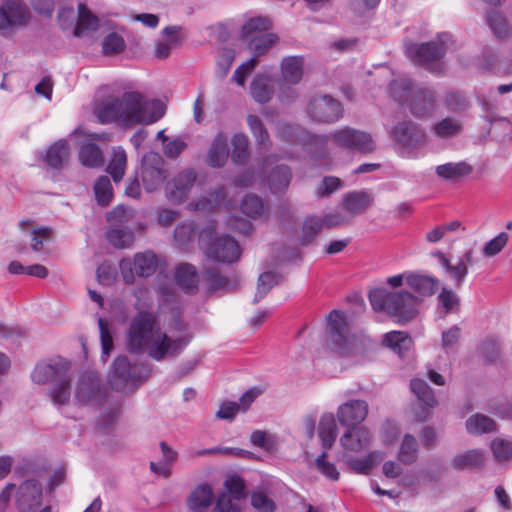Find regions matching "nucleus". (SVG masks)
Instances as JSON below:
<instances>
[{"label": "nucleus", "instance_id": "nucleus-14", "mask_svg": "<svg viewBox=\"0 0 512 512\" xmlns=\"http://www.w3.org/2000/svg\"><path fill=\"white\" fill-rule=\"evenodd\" d=\"M410 389L418 400V404L412 409V416L416 421H424L431 415V411L438 405V400L425 380L413 378L410 381Z\"/></svg>", "mask_w": 512, "mask_h": 512}, {"label": "nucleus", "instance_id": "nucleus-43", "mask_svg": "<svg viewBox=\"0 0 512 512\" xmlns=\"http://www.w3.org/2000/svg\"><path fill=\"white\" fill-rule=\"evenodd\" d=\"M484 461L483 453L480 450H470L459 454L452 460V466L456 469H467L477 467Z\"/></svg>", "mask_w": 512, "mask_h": 512}, {"label": "nucleus", "instance_id": "nucleus-23", "mask_svg": "<svg viewBox=\"0 0 512 512\" xmlns=\"http://www.w3.org/2000/svg\"><path fill=\"white\" fill-rule=\"evenodd\" d=\"M196 181V173L192 170L180 172L173 179V187L167 191V197L175 201H183L187 198L194 183Z\"/></svg>", "mask_w": 512, "mask_h": 512}, {"label": "nucleus", "instance_id": "nucleus-32", "mask_svg": "<svg viewBox=\"0 0 512 512\" xmlns=\"http://www.w3.org/2000/svg\"><path fill=\"white\" fill-rule=\"evenodd\" d=\"M226 192L223 187H217L210 191L206 196L201 197L194 204L190 203L193 210L196 211H210L222 206H228L226 203Z\"/></svg>", "mask_w": 512, "mask_h": 512}, {"label": "nucleus", "instance_id": "nucleus-8", "mask_svg": "<svg viewBox=\"0 0 512 512\" xmlns=\"http://www.w3.org/2000/svg\"><path fill=\"white\" fill-rule=\"evenodd\" d=\"M138 174L144 189L149 193L160 189L170 175L165 160L153 151L143 155Z\"/></svg>", "mask_w": 512, "mask_h": 512}, {"label": "nucleus", "instance_id": "nucleus-63", "mask_svg": "<svg viewBox=\"0 0 512 512\" xmlns=\"http://www.w3.org/2000/svg\"><path fill=\"white\" fill-rule=\"evenodd\" d=\"M251 505L258 512H274L276 508L274 501L263 492L252 493Z\"/></svg>", "mask_w": 512, "mask_h": 512}, {"label": "nucleus", "instance_id": "nucleus-37", "mask_svg": "<svg viewBox=\"0 0 512 512\" xmlns=\"http://www.w3.org/2000/svg\"><path fill=\"white\" fill-rule=\"evenodd\" d=\"M251 95L253 99L260 103H267L273 94L270 77L266 75H257L251 83Z\"/></svg>", "mask_w": 512, "mask_h": 512}, {"label": "nucleus", "instance_id": "nucleus-30", "mask_svg": "<svg viewBox=\"0 0 512 512\" xmlns=\"http://www.w3.org/2000/svg\"><path fill=\"white\" fill-rule=\"evenodd\" d=\"M406 284L420 297L433 295L439 287V281L437 279L418 274L407 275Z\"/></svg>", "mask_w": 512, "mask_h": 512}, {"label": "nucleus", "instance_id": "nucleus-25", "mask_svg": "<svg viewBox=\"0 0 512 512\" xmlns=\"http://www.w3.org/2000/svg\"><path fill=\"white\" fill-rule=\"evenodd\" d=\"M373 198L364 191L350 192L343 196L342 205L344 210L353 218L364 213L372 204Z\"/></svg>", "mask_w": 512, "mask_h": 512}, {"label": "nucleus", "instance_id": "nucleus-18", "mask_svg": "<svg viewBox=\"0 0 512 512\" xmlns=\"http://www.w3.org/2000/svg\"><path fill=\"white\" fill-rule=\"evenodd\" d=\"M436 105L434 93L425 87H418L406 106L410 113L416 118L429 116Z\"/></svg>", "mask_w": 512, "mask_h": 512}, {"label": "nucleus", "instance_id": "nucleus-59", "mask_svg": "<svg viewBox=\"0 0 512 512\" xmlns=\"http://www.w3.org/2000/svg\"><path fill=\"white\" fill-rule=\"evenodd\" d=\"M279 281V276L273 272H265L259 276L255 300L263 298Z\"/></svg>", "mask_w": 512, "mask_h": 512}, {"label": "nucleus", "instance_id": "nucleus-4", "mask_svg": "<svg viewBox=\"0 0 512 512\" xmlns=\"http://www.w3.org/2000/svg\"><path fill=\"white\" fill-rule=\"evenodd\" d=\"M374 310L386 311L398 318L399 322L411 321L417 315L419 297L407 291L389 292L384 288H375L369 294Z\"/></svg>", "mask_w": 512, "mask_h": 512}, {"label": "nucleus", "instance_id": "nucleus-19", "mask_svg": "<svg viewBox=\"0 0 512 512\" xmlns=\"http://www.w3.org/2000/svg\"><path fill=\"white\" fill-rule=\"evenodd\" d=\"M214 501L212 487L203 483L196 486L186 499V506L191 512H206Z\"/></svg>", "mask_w": 512, "mask_h": 512}, {"label": "nucleus", "instance_id": "nucleus-1", "mask_svg": "<svg viewBox=\"0 0 512 512\" xmlns=\"http://www.w3.org/2000/svg\"><path fill=\"white\" fill-rule=\"evenodd\" d=\"M188 341L185 336L163 331L150 312H140L134 316L126 332V348L129 352H146L157 361L177 355Z\"/></svg>", "mask_w": 512, "mask_h": 512}, {"label": "nucleus", "instance_id": "nucleus-13", "mask_svg": "<svg viewBox=\"0 0 512 512\" xmlns=\"http://www.w3.org/2000/svg\"><path fill=\"white\" fill-rule=\"evenodd\" d=\"M311 119L323 123H332L342 117L343 109L339 101L329 95L312 98L307 107Z\"/></svg>", "mask_w": 512, "mask_h": 512}, {"label": "nucleus", "instance_id": "nucleus-7", "mask_svg": "<svg viewBox=\"0 0 512 512\" xmlns=\"http://www.w3.org/2000/svg\"><path fill=\"white\" fill-rule=\"evenodd\" d=\"M279 42V36L275 33L256 35L247 41V48L252 57L243 62L233 74L232 79L239 85L244 86L247 76L258 64V58L265 55L272 47Z\"/></svg>", "mask_w": 512, "mask_h": 512}, {"label": "nucleus", "instance_id": "nucleus-48", "mask_svg": "<svg viewBox=\"0 0 512 512\" xmlns=\"http://www.w3.org/2000/svg\"><path fill=\"white\" fill-rule=\"evenodd\" d=\"M417 441L414 436L406 434L402 440L398 453L399 460L404 464H411L417 458Z\"/></svg>", "mask_w": 512, "mask_h": 512}, {"label": "nucleus", "instance_id": "nucleus-45", "mask_svg": "<svg viewBox=\"0 0 512 512\" xmlns=\"http://www.w3.org/2000/svg\"><path fill=\"white\" fill-rule=\"evenodd\" d=\"M232 160L242 164L249 158V140L245 134H235L231 140Z\"/></svg>", "mask_w": 512, "mask_h": 512}, {"label": "nucleus", "instance_id": "nucleus-11", "mask_svg": "<svg viewBox=\"0 0 512 512\" xmlns=\"http://www.w3.org/2000/svg\"><path fill=\"white\" fill-rule=\"evenodd\" d=\"M390 137L403 150L421 149L427 142L425 130L410 120L397 122L390 130Z\"/></svg>", "mask_w": 512, "mask_h": 512}, {"label": "nucleus", "instance_id": "nucleus-9", "mask_svg": "<svg viewBox=\"0 0 512 512\" xmlns=\"http://www.w3.org/2000/svg\"><path fill=\"white\" fill-rule=\"evenodd\" d=\"M328 326L327 346L340 354L352 352L355 337L343 314L333 310L328 316Z\"/></svg>", "mask_w": 512, "mask_h": 512}, {"label": "nucleus", "instance_id": "nucleus-21", "mask_svg": "<svg viewBox=\"0 0 512 512\" xmlns=\"http://www.w3.org/2000/svg\"><path fill=\"white\" fill-rule=\"evenodd\" d=\"M109 381L111 386L116 390H125L130 383H134L131 365L126 357H118L115 359Z\"/></svg>", "mask_w": 512, "mask_h": 512}, {"label": "nucleus", "instance_id": "nucleus-22", "mask_svg": "<svg viewBox=\"0 0 512 512\" xmlns=\"http://www.w3.org/2000/svg\"><path fill=\"white\" fill-rule=\"evenodd\" d=\"M227 135L218 132L213 138L207 152V163L213 168H220L225 165L229 157Z\"/></svg>", "mask_w": 512, "mask_h": 512}, {"label": "nucleus", "instance_id": "nucleus-24", "mask_svg": "<svg viewBox=\"0 0 512 512\" xmlns=\"http://www.w3.org/2000/svg\"><path fill=\"white\" fill-rule=\"evenodd\" d=\"M100 394L99 381L93 375H84L75 388V400L86 404L98 399Z\"/></svg>", "mask_w": 512, "mask_h": 512}, {"label": "nucleus", "instance_id": "nucleus-29", "mask_svg": "<svg viewBox=\"0 0 512 512\" xmlns=\"http://www.w3.org/2000/svg\"><path fill=\"white\" fill-rule=\"evenodd\" d=\"M418 88L407 78L395 79L388 86V94L395 102L408 105L413 93Z\"/></svg>", "mask_w": 512, "mask_h": 512}, {"label": "nucleus", "instance_id": "nucleus-52", "mask_svg": "<svg viewBox=\"0 0 512 512\" xmlns=\"http://www.w3.org/2000/svg\"><path fill=\"white\" fill-rule=\"evenodd\" d=\"M342 187V181L336 176L324 177L315 188L318 198H328Z\"/></svg>", "mask_w": 512, "mask_h": 512}, {"label": "nucleus", "instance_id": "nucleus-33", "mask_svg": "<svg viewBox=\"0 0 512 512\" xmlns=\"http://www.w3.org/2000/svg\"><path fill=\"white\" fill-rule=\"evenodd\" d=\"M174 277L177 285L187 293L193 292L199 283L196 269L187 263L179 264L176 267Z\"/></svg>", "mask_w": 512, "mask_h": 512}, {"label": "nucleus", "instance_id": "nucleus-38", "mask_svg": "<svg viewBox=\"0 0 512 512\" xmlns=\"http://www.w3.org/2000/svg\"><path fill=\"white\" fill-rule=\"evenodd\" d=\"M383 343L400 357H403L404 353L410 349L412 339L406 332L392 331L385 335Z\"/></svg>", "mask_w": 512, "mask_h": 512}, {"label": "nucleus", "instance_id": "nucleus-49", "mask_svg": "<svg viewBox=\"0 0 512 512\" xmlns=\"http://www.w3.org/2000/svg\"><path fill=\"white\" fill-rule=\"evenodd\" d=\"M108 242L118 249H124L132 246L135 236L130 230L112 229L107 233Z\"/></svg>", "mask_w": 512, "mask_h": 512}, {"label": "nucleus", "instance_id": "nucleus-64", "mask_svg": "<svg viewBox=\"0 0 512 512\" xmlns=\"http://www.w3.org/2000/svg\"><path fill=\"white\" fill-rule=\"evenodd\" d=\"M352 128L351 127H344L341 129H337L331 133L329 138L331 141L339 147L352 149Z\"/></svg>", "mask_w": 512, "mask_h": 512}, {"label": "nucleus", "instance_id": "nucleus-41", "mask_svg": "<svg viewBox=\"0 0 512 512\" xmlns=\"http://www.w3.org/2000/svg\"><path fill=\"white\" fill-rule=\"evenodd\" d=\"M247 124L259 146L268 148L271 145L269 133L260 118L256 115L247 116Z\"/></svg>", "mask_w": 512, "mask_h": 512}, {"label": "nucleus", "instance_id": "nucleus-47", "mask_svg": "<svg viewBox=\"0 0 512 512\" xmlns=\"http://www.w3.org/2000/svg\"><path fill=\"white\" fill-rule=\"evenodd\" d=\"M352 149L361 153H371L375 150L376 144L370 133L352 128Z\"/></svg>", "mask_w": 512, "mask_h": 512}, {"label": "nucleus", "instance_id": "nucleus-58", "mask_svg": "<svg viewBox=\"0 0 512 512\" xmlns=\"http://www.w3.org/2000/svg\"><path fill=\"white\" fill-rule=\"evenodd\" d=\"M252 445L271 451L276 447L275 436L266 430H255L250 435Z\"/></svg>", "mask_w": 512, "mask_h": 512}, {"label": "nucleus", "instance_id": "nucleus-36", "mask_svg": "<svg viewBox=\"0 0 512 512\" xmlns=\"http://www.w3.org/2000/svg\"><path fill=\"white\" fill-rule=\"evenodd\" d=\"M471 172L472 167L466 162L446 163L436 167V174L440 178L449 181H456Z\"/></svg>", "mask_w": 512, "mask_h": 512}, {"label": "nucleus", "instance_id": "nucleus-35", "mask_svg": "<svg viewBox=\"0 0 512 512\" xmlns=\"http://www.w3.org/2000/svg\"><path fill=\"white\" fill-rule=\"evenodd\" d=\"M338 429L335 417L332 413L322 415L319 422V438L322 446L328 450L330 449L337 437Z\"/></svg>", "mask_w": 512, "mask_h": 512}, {"label": "nucleus", "instance_id": "nucleus-34", "mask_svg": "<svg viewBox=\"0 0 512 512\" xmlns=\"http://www.w3.org/2000/svg\"><path fill=\"white\" fill-rule=\"evenodd\" d=\"M463 130L462 122L453 117L443 118L431 127L432 134L440 139H450L458 136Z\"/></svg>", "mask_w": 512, "mask_h": 512}, {"label": "nucleus", "instance_id": "nucleus-3", "mask_svg": "<svg viewBox=\"0 0 512 512\" xmlns=\"http://www.w3.org/2000/svg\"><path fill=\"white\" fill-rule=\"evenodd\" d=\"M372 439L373 434L366 426L347 428L341 435L339 443L343 449L342 460L352 471L367 475L383 460L384 454L380 451H372L363 457L358 456L370 448Z\"/></svg>", "mask_w": 512, "mask_h": 512}, {"label": "nucleus", "instance_id": "nucleus-12", "mask_svg": "<svg viewBox=\"0 0 512 512\" xmlns=\"http://www.w3.org/2000/svg\"><path fill=\"white\" fill-rule=\"evenodd\" d=\"M30 13L22 0H5L0 6V30L12 32L28 24Z\"/></svg>", "mask_w": 512, "mask_h": 512}, {"label": "nucleus", "instance_id": "nucleus-56", "mask_svg": "<svg viewBox=\"0 0 512 512\" xmlns=\"http://www.w3.org/2000/svg\"><path fill=\"white\" fill-rule=\"evenodd\" d=\"M442 264L447 273L455 281V286L460 287L464 278L468 274L467 264L463 260H459L456 264H451L445 257H442Z\"/></svg>", "mask_w": 512, "mask_h": 512}, {"label": "nucleus", "instance_id": "nucleus-26", "mask_svg": "<svg viewBox=\"0 0 512 512\" xmlns=\"http://www.w3.org/2000/svg\"><path fill=\"white\" fill-rule=\"evenodd\" d=\"M304 60L301 56H287L281 60L280 71L284 82L297 84L303 76Z\"/></svg>", "mask_w": 512, "mask_h": 512}, {"label": "nucleus", "instance_id": "nucleus-60", "mask_svg": "<svg viewBox=\"0 0 512 512\" xmlns=\"http://www.w3.org/2000/svg\"><path fill=\"white\" fill-rule=\"evenodd\" d=\"M31 249L34 252L42 251L44 243L48 242L52 235V229L45 226L35 227L31 231Z\"/></svg>", "mask_w": 512, "mask_h": 512}, {"label": "nucleus", "instance_id": "nucleus-55", "mask_svg": "<svg viewBox=\"0 0 512 512\" xmlns=\"http://www.w3.org/2000/svg\"><path fill=\"white\" fill-rule=\"evenodd\" d=\"M315 466L320 474L331 481H337L340 478V472L333 462L327 460V452L324 451L315 459Z\"/></svg>", "mask_w": 512, "mask_h": 512}, {"label": "nucleus", "instance_id": "nucleus-16", "mask_svg": "<svg viewBox=\"0 0 512 512\" xmlns=\"http://www.w3.org/2000/svg\"><path fill=\"white\" fill-rule=\"evenodd\" d=\"M447 35H441L436 40L407 45L406 53L410 59L418 63H428L441 58L446 50Z\"/></svg>", "mask_w": 512, "mask_h": 512}, {"label": "nucleus", "instance_id": "nucleus-39", "mask_svg": "<svg viewBox=\"0 0 512 512\" xmlns=\"http://www.w3.org/2000/svg\"><path fill=\"white\" fill-rule=\"evenodd\" d=\"M126 164L127 155L125 151L120 147L114 148L107 171L115 182L121 181L124 177Z\"/></svg>", "mask_w": 512, "mask_h": 512}, {"label": "nucleus", "instance_id": "nucleus-46", "mask_svg": "<svg viewBox=\"0 0 512 512\" xmlns=\"http://www.w3.org/2000/svg\"><path fill=\"white\" fill-rule=\"evenodd\" d=\"M271 27V23L267 18L255 17L247 20L242 26V37L248 41L255 37L256 33H262Z\"/></svg>", "mask_w": 512, "mask_h": 512}, {"label": "nucleus", "instance_id": "nucleus-20", "mask_svg": "<svg viewBox=\"0 0 512 512\" xmlns=\"http://www.w3.org/2000/svg\"><path fill=\"white\" fill-rule=\"evenodd\" d=\"M182 39L177 26H168L162 30V38L154 44V55L158 59H166L172 49L181 45Z\"/></svg>", "mask_w": 512, "mask_h": 512}, {"label": "nucleus", "instance_id": "nucleus-42", "mask_svg": "<svg viewBox=\"0 0 512 512\" xmlns=\"http://www.w3.org/2000/svg\"><path fill=\"white\" fill-rule=\"evenodd\" d=\"M291 172L287 166L275 167L269 176L270 189L274 193H279L285 190L290 182Z\"/></svg>", "mask_w": 512, "mask_h": 512}, {"label": "nucleus", "instance_id": "nucleus-62", "mask_svg": "<svg viewBox=\"0 0 512 512\" xmlns=\"http://www.w3.org/2000/svg\"><path fill=\"white\" fill-rule=\"evenodd\" d=\"M134 216L135 211L133 209L119 205L108 213L107 219L111 224L117 225L128 223Z\"/></svg>", "mask_w": 512, "mask_h": 512}, {"label": "nucleus", "instance_id": "nucleus-2", "mask_svg": "<svg viewBox=\"0 0 512 512\" xmlns=\"http://www.w3.org/2000/svg\"><path fill=\"white\" fill-rule=\"evenodd\" d=\"M94 113L101 123L116 121L124 126L152 124L164 114V105L156 99H147L138 92H125L99 103Z\"/></svg>", "mask_w": 512, "mask_h": 512}, {"label": "nucleus", "instance_id": "nucleus-31", "mask_svg": "<svg viewBox=\"0 0 512 512\" xmlns=\"http://www.w3.org/2000/svg\"><path fill=\"white\" fill-rule=\"evenodd\" d=\"M70 154L69 145L66 140L60 139L51 144L46 154L43 158V161L50 167L59 169L63 167V165L68 160Z\"/></svg>", "mask_w": 512, "mask_h": 512}, {"label": "nucleus", "instance_id": "nucleus-61", "mask_svg": "<svg viewBox=\"0 0 512 512\" xmlns=\"http://www.w3.org/2000/svg\"><path fill=\"white\" fill-rule=\"evenodd\" d=\"M351 216L348 214L346 210H344V206L340 209L327 213L323 216L322 221L327 228H333L337 226L344 225L351 220Z\"/></svg>", "mask_w": 512, "mask_h": 512}, {"label": "nucleus", "instance_id": "nucleus-5", "mask_svg": "<svg viewBox=\"0 0 512 512\" xmlns=\"http://www.w3.org/2000/svg\"><path fill=\"white\" fill-rule=\"evenodd\" d=\"M215 236V228L209 225L203 228L199 234V244L205 254L217 262H234L241 255L238 243L231 237H221L212 243Z\"/></svg>", "mask_w": 512, "mask_h": 512}, {"label": "nucleus", "instance_id": "nucleus-27", "mask_svg": "<svg viewBox=\"0 0 512 512\" xmlns=\"http://www.w3.org/2000/svg\"><path fill=\"white\" fill-rule=\"evenodd\" d=\"M67 367L60 362L39 363L31 373V378L36 384L53 383Z\"/></svg>", "mask_w": 512, "mask_h": 512}, {"label": "nucleus", "instance_id": "nucleus-54", "mask_svg": "<svg viewBox=\"0 0 512 512\" xmlns=\"http://www.w3.org/2000/svg\"><path fill=\"white\" fill-rule=\"evenodd\" d=\"M493 456L498 462H509L512 460V441L496 438L491 442Z\"/></svg>", "mask_w": 512, "mask_h": 512}, {"label": "nucleus", "instance_id": "nucleus-15", "mask_svg": "<svg viewBox=\"0 0 512 512\" xmlns=\"http://www.w3.org/2000/svg\"><path fill=\"white\" fill-rule=\"evenodd\" d=\"M19 512H36L42 504V486L34 479L22 482L15 492Z\"/></svg>", "mask_w": 512, "mask_h": 512}, {"label": "nucleus", "instance_id": "nucleus-17", "mask_svg": "<svg viewBox=\"0 0 512 512\" xmlns=\"http://www.w3.org/2000/svg\"><path fill=\"white\" fill-rule=\"evenodd\" d=\"M369 405L365 400L352 399L341 404L337 409L338 422L347 428L360 427L359 425L367 418Z\"/></svg>", "mask_w": 512, "mask_h": 512}, {"label": "nucleus", "instance_id": "nucleus-44", "mask_svg": "<svg viewBox=\"0 0 512 512\" xmlns=\"http://www.w3.org/2000/svg\"><path fill=\"white\" fill-rule=\"evenodd\" d=\"M79 159L89 168H96L103 164V155L95 144L83 145L79 152Z\"/></svg>", "mask_w": 512, "mask_h": 512}, {"label": "nucleus", "instance_id": "nucleus-10", "mask_svg": "<svg viewBox=\"0 0 512 512\" xmlns=\"http://www.w3.org/2000/svg\"><path fill=\"white\" fill-rule=\"evenodd\" d=\"M158 261L152 251L136 253L133 258H124L119 262L121 276L125 283L132 284L135 277H149L157 269Z\"/></svg>", "mask_w": 512, "mask_h": 512}, {"label": "nucleus", "instance_id": "nucleus-6", "mask_svg": "<svg viewBox=\"0 0 512 512\" xmlns=\"http://www.w3.org/2000/svg\"><path fill=\"white\" fill-rule=\"evenodd\" d=\"M58 21L63 30L79 38L91 36L99 27L97 17L82 3L78 4L77 12L73 8L61 9Z\"/></svg>", "mask_w": 512, "mask_h": 512}, {"label": "nucleus", "instance_id": "nucleus-28", "mask_svg": "<svg viewBox=\"0 0 512 512\" xmlns=\"http://www.w3.org/2000/svg\"><path fill=\"white\" fill-rule=\"evenodd\" d=\"M49 396L54 404L65 405L69 402L71 397V376L67 368L52 383Z\"/></svg>", "mask_w": 512, "mask_h": 512}, {"label": "nucleus", "instance_id": "nucleus-50", "mask_svg": "<svg viewBox=\"0 0 512 512\" xmlns=\"http://www.w3.org/2000/svg\"><path fill=\"white\" fill-rule=\"evenodd\" d=\"M323 227H325V225L321 217L311 216L306 218L302 227V243L308 244L312 242Z\"/></svg>", "mask_w": 512, "mask_h": 512}, {"label": "nucleus", "instance_id": "nucleus-51", "mask_svg": "<svg viewBox=\"0 0 512 512\" xmlns=\"http://www.w3.org/2000/svg\"><path fill=\"white\" fill-rule=\"evenodd\" d=\"M94 193L98 204L102 206L109 204L113 197V192L111 182L107 176L98 178L94 185Z\"/></svg>", "mask_w": 512, "mask_h": 512}, {"label": "nucleus", "instance_id": "nucleus-57", "mask_svg": "<svg viewBox=\"0 0 512 512\" xmlns=\"http://www.w3.org/2000/svg\"><path fill=\"white\" fill-rule=\"evenodd\" d=\"M241 211L250 218H256L264 213V205L260 198L249 195L242 200Z\"/></svg>", "mask_w": 512, "mask_h": 512}, {"label": "nucleus", "instance_id": "nucleus-53", "mask_svg": "<svg viewBox=\"0 0 512 512\" xmlns=\"http://www.w3.org/2000/svg\"><path fill=\"white\" fill-rule=\"evenodd\" d=\"M126 43L124 38L116 33L111 32L103 38L102 52L104 55H114L124 51Z\"/></svg>", "mask_w": 512, "mask_h": 512}, {"label": "nucleus", "instance_id": "nucleus-40", "mask_svg": "<svg viewBox=\"0 0 512 512\" xmlns=\"http://www.w3.org/2000/svg\"><path fill=\"white\" fill-rule=\"evenodd\" d=\"M466 429L470 434L489 433L496 429L493 419L483 414H475L466 421Z\"/></svg>", "mask_w": 512, "mask_h": 512}]
</instances>
